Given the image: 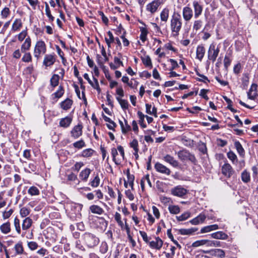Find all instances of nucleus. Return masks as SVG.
<instances>
[{
	"label": "nucleus",
	"instance_id": "nucleus-32",
	"mask_svg": "<svg viewBox=\"0 0 258 258\" xmlns=\"http://www.w3.org/2000/svg\"><path fill=\"white\" fill-rule=\"evenodd\" d=\"M0 230L4 234H8L11 231L10 223L8 222L4 223L0 226Z\"/></svg>",
	"mask_w": 258,
	"mask_h": 258
},
{
	"label": "nucleus",
	"instance_id": "nucleus-20",
	"mask_svg": "<svg viewBox=\"0 0 258 258\" xmlns=\"http://www.w3.org/2000/svg\"><path fill=\"white\" fill-rule=\"evenodd\" d=\"M31 46V40L30 37H27L21 47L22 52H25L29 50Z\"/></svg>",
	"mask_w": 258,
	"mask_h": 258
},
{
	"label": "nucleus",
	"instance_id": "nucleus-60",
	"mask_svg": "<svg viewBox=\"0 0 258 258\" xmlns=\"http://www.w3.org/2000/svg\"><path fill=\"white\" fill-rule=\"evenodd\" d=\"M94 151L91 149H87L83 151L82 156L84 157H90L92 155Z\"/></svg>",
	"mask_w": 258,
	"mask_h": 258
},
{
	"label": "nucleus",
	"instance_id": "nucleus-38",
	"mask_svg": "<svg viewBox=\"0 0 258 258\" xmlns=\"http://www.w3.org/2000/svg\"><path fill=\"white\" fill-rule=\"evenodd\" d=\"M59 76L58 75H53L50 79V85L54 88L58 85Z\"/></svg>",
	"mask_w": 258,
	"mask_h": 258
},
{
	"label": "nucleus",
	"instance_id": "nucleus-35",
	"mask_svg": "<svg viewBox=\"0 0 258 258\" xmlns=\"http://www.w3.org/2000/svg\"><path fill=\"white\" fill-rule=\"evenodd\" d=\"M241 180L244 183H248L250 180V173L246 170H244L241 175Z\"/></svg>",
	"mask_w": 258,
	"mask_h": 258
},
{
	"label": "nucleus",
	"instance_id": "nucleus-43",
	"mask_svg": "<svg viewBox=\"0 0 258 258\" xmlns=\"http://www.w3.org/2000/svg\"><path fill=\"white\" fill-rule=\"evenodd\" d=\"M24 54L22 58V61L24 62H30L32 61V57L30 52H23Z\"/></svg>",
	"mask_w": 258,
	"mask_h": 258
},
{
	"label": "nucleus",
	"instance_id": "nucleus-46",
	"mask_svg": "<svg viewBox=\"0 0 258 258\" xmlns=\"http://www.w3.org/2000/svg\"><path fill=\"white\" fill-rule=\"evenodd\" d=\"M30 213V209L25 207L20 209V214L23 218L27 217Z\"/></svg>",
	"mask_w": 258,
	"mask_h": 258
},
{
	"label": "nucleus",
	"instance_id": "nucleus-59",
	"mask_svg": "<svg viewBox=\"0 0 258 258\" xmlns=\"http://www.w3.org/2000/svg\"><path fill=\"white\" fill-rule=\"evenodd\" d=\"M63 88L61 86H59L58 90L53 94V95H54L55 98H59L63 95Z\"/></svg>",
	"mask_w": 258,
	"mask_h": 258
},
{
	"label": "nucleus",
	"instance_id": "nucleus-52",
	"mask_svg": "<svg viewBox=\"0 0 258 258\" xmlns=\"http://www.w3.org/2000/svg\"><path fill=\"white\" fill-rule=\"evenodd\" d=\"M27 246L28 248L32 251L36 250L39 247L38 243L36 242L33 241H28L27 242Z\"/></svg>",
	"mask_w": 258,
	"mask_h": 258
},
{
	"label": "nucleus",
	"instance_id": "nucleus-48",
	"mask_svg": "<svg viewBox=\"0 0 258 258\" xmlns=\"http://www.w3.org/2000/svg\"><path fill=\"white\" fill-rule=\"evenodd\" d=\"M190 216V213L186 212L179 216H176V219L179 221H182L187 219Z\"/></svg>",
	"mask_w": 258,
	"mask_h": 258
},
{
	"label": "nucleus",
	"instance_id": "nucleus-31",
	"mask_svg": "<svg viewBox=\"0 0 258 258\" xmlns=\"http://www.w3.org/2000/svg\"><path fill=\"white\" fill-rule=\"evenodd\" d=\"M90 210L92 213L101 215L104 212L102 208L97 205H92L90 207Z\"/></svg>",
	"mask_w": 258,
	"mask_h": 258
},
{
	"label": "nucleus",
	"instance_id": "nucleus-41",
	"mask_svg": "<svg viewBox=\"0 0 258 258\" xmlns=\"http://www.w3.org/2000/svg\"><path fill=\"white\" fill-rule=\"evenodd\" d=\"M168 210L171 214H177L180 212L179 207L177 205H170L168 207Z\"/></svg>",
	"mask_w": 258,
	"mask_h": 258
},
{
	"label": "nucleus",
	"instance_id": "nucleus-7",
	"mask_svg": "<svg viewBox=\"0 0 258 258\" xmlns=\"http://www.w3.org/2000/svg\"><path fill=\"white\" fill-rule=\"evenodd\" d=\"M187 193V190L181 185H177L171 189V194L174 196L183 197Z\"/></svg>",
	"mask_w": 258,
	"mask_h": 258
},
{
	"label": "nucleus",
	"instance_id": "nucleus-34",
	"mask_svg": "<svg viewBox=\"0 0 258 258\" xmlns=\"http://www.w3.org/2000/svg\"><path fill=\"white\" fill-rule=\"evenodd\" d=\"M198 230L197 228L189 229H181L179 230L180 234L182 235H190Z\"/></svg>",
	"mask_w": 258,
	"mask_h": 258
},
{
	"label": "nucleus",
	"instance_id": "nucleus-27",
	"mask_svg": "<svg viewBox=\"0 0 258 258\" xmlns=\"http://www.w3.org/2000/svg\"><path fill=\"white\" fill-rule=\"evenodd\" d=\"M203 22L201 19H197L194 21L192 24V30L197 32L200 30L203 27Z\"/></svg>",
	"mask_w": 258,
	"mask_h": 258
},
{
	"label": "nucleus",
	"instance_id": "nucleus-5",
	"mask_svg": "<svg viewBox=\"0 0 258 258\" xmlns=\"http://www.w3.org/2000/svg\"><path fill=\"white\" fill-rule=\"evenodd\" d=\"M220 48L218 46H216L214 43L210 44L208 50V59L212 62H215L219 53Z\"/></svg>",
	"mask_w": 258,
	"mask_h": 258
},
{
	"label": "nucleus",
	"instance_id": "nucleus-62",
	"mask_svg": "<svg viewBox=\"0 0 258 258\" xmlns=\"http://www.w3.org/2000/svg\"><path fill=\"white\" fill-rule=\"evenodd\" d=\"M10 14V11L9 8L5 7L1 12V16L2 18L6 19Z\"/></svg>",
	"mask_w": 258,
	"mask_h": 258
},
{
	"label": "nucleus",
	"instance_id": "nucleus-63",
	"mask_svg": "<svg viewBox=\"0 0 258 258\" xmlns=\"http://www.w3.org/2000/svg\"><path fill=\"white\" fill-rule=\"evenodd\" d=\"M143 63L148 67H152V62L150 57L149 56H146L142 58Z\"/></svg>",
	"mask_w": 258,
	"mask_h": 258
},
{
	"label": "nucleus",
	"instance_id": "nucleus-21",
	"mask_svg": "<svg viewBox=\"0 0 258 258\" xmlns=\"http://www.w3.org/2000/svg\"><path fill=\"white\" fill-rule=\"evenodd\" d=\"M91 172V170L88 168L82 170L79 174V177L81 180L83 181H87Z\"/></svg>",
	"mask_w": 258,
	"mask_h": 258
},
{
	"label": "nucleus",
	"instance_id": "nucleus-3",
	"mask_svg": "<svg viewBox=\"0 0 258 258\" xmlns=\"http://www.w3.org/2000/svg\"><path fill=\"white\" fill-rule=\"evenodd\" d=\"M83 238L85 243L89 248L96 246L99 242V239L90 233H85L83 235Z\"/></svg>",
	"mask_w": 258,
	"mask_h": 258
},
{
	"label": "nucleus",
	"instance_id": "nucleus-16",
	"mask_svg": "<svg viewBox=\"0 0 258 258\" xmlns=\"http://www.w3.org/2000/svg\"><path fill=\"white\" fill-rule=\"evenodd\" d=\"M205 48L204 45H198L196 50V58L200 61H201L205 55Z\"/></svg>",
	"mask_w": 258,
	"mask_h": 258
},
{
	"label": "nucleus",
	"instance_id": "nucleus-25",
	"mask_svg": "<svg viewBox=\"0 0 258 258\" xmlns=\"http://www.w3.org/2000/svg\"><path fill=\"white\" fill-rule=\"evenodd\" d=\"M33 223L32 220L30 217H26L23 221L22 227L23 230L29 229Z\"/></svg>",
	"mask_w": 258,
	"mask_h": 258
},
{
	"label": "nucleus",
	"instance_id": "nucleus-45",
	"mask_svg": "<svg viewBox=\"0 0 258 258\" xmlns=\"http://www.w3.org/2000/svg\"><path fill=\"white\" fill-rule=\"evenodd\" d=\"M234 146L239 155L243 156L244 153V150L241 144L238 141H236L234 143Z\"/></svg>",
	"mask_w": 258,
	"mask_h": 258
},
{
	"label": "nucleus",
	"instance_id": "nucleus-44",
	"mask_svg": "<svg viewBox=\"0 0 258 258\" xmlns=\"http://www.w3.org/2000/svg\"><path fill=\"white\" fill-rule=\"evenodd\" d=\"M45 14L46 16L48 17L49 19V21L50 22H53L54 20V18L52 16V15L51 14V12L49 7V6L47 3H45Z\"/></svg>",
	"mask_w": 258,
	"mask_h": 258
},
{
	"label": "nucleus",
	"instance_id": "nucleus-17",
	"mask_svg": "<svg viewBox=\"0 0 258 258\" xmlns=\"http://www.w3.org/2000/svg\"><path fill=\"white\" fill-rule=\"evenodd\" d=\"M149 245L152 248L160 249L162 246L163 241L159 237H157L155 240L150 242Z\"/></svg>",
	"mask_w": 258,
	"mask_h": 258
},
{
	"label": "nucleus",
	"instance_id": "nucleus-56",
	"mask_svg": "<svg viewBox=\"0 0 258 258\" xmlns=\"http://www.w3.org/2000/svg\"><path fill=\"white\" fill-rule=\"evenodd\" d=\"M228 158L232 162L233 164L237 163V156L233 152L230 151L227 153Z\"/></svg>",
	"mask_w": 258,
	"mask_h": 258
},
{
	"label": "nucleus",
	"instance_id": "nucleus-9",
	"mask_svg": "<svg viewBox=\"0 0 258 258\" xmlns=\"http://www.w3.org/2000/svg\"><path fill=\"white\" fill-rule=\"evenodd\" d=\"M192 7L194 10V17L195 19H198L202 14L203 6L200 2L194 1L192 2Z\"/></svg>",
	"mask_w": 258,
	"mask_h": 258
},
{
	"label": "nucleus",
	"instance_id": "nucleus-14",
	"mask_svg": "<svg viewBox=\"0 0 258 258\" xmlns=\"http://www.w3.org/2000/svg\"><path fill=\"white\" fill-rule=\"evenodd\" d=\"M83 126L81 124L75 126L71 132V136L74 139L79 138L82 135Z\"/></svg>",
	"mask_w": 258,
	"mask_h": 258
},
{
	"label": "nucleus",
	"instance_id": "nucleus-8",
	"mask_svg": "<svg viewBox=\"0 0 258 258\" xmlns=\"http://www.w3.org/2000/svg\"><path fill=\"white\" fill-rule=\"evenodd\" d=\"M182 15L184 21H190L194 16L192 9L189 6L183 7L182 11Z\"/></svg>",
	"mask_w": 258,
	"mask_h": 258
},
{
	"label": "nucleus",
	"instance_id": "nucleus-47",
	"mask_svg": "<svg viewBox=\"0 0 258 258\" xmlns=\"http://www.w3.org/2000/svg\"><path fill=\"white\" fill-rule=\"evenodd\" d=\"M127 182L128 183V185L130 186H131V187L132 189H133L134 176L133 175L130 174L129 170H127Z\"/></svg>",
	"mask_w": 258,
	"mask_h": 258
},
{
	"label": "nucleus",
	"instance_id": "nucleus-55",
	"mask_svg": "<svg viewBox=\"0 0 258 258\" xmlns=\"http://www.w3.org/2000/svg\"><path fill=\"white\" fill-rule=\"evenodd\" d=\"M138 115L140 118L139 123L140 125L143 128H145L146 127V125L144 123L145 115L141 111H138Z\"/></svg>",
	"mask_w": 258,
	"mask_h": 258
},
{
	"label": "nucleus",
	"instance_id": "nucleus-51",
	"mask_svg": "<svg viewBox=\"0 0 258 258\" xmlns=\"http://www.w3.org/2000/svg\"><path fill=\"white\" fill-rule=\"evenodd\" d=\"M28 192L31 196H37L40 192L37 187L32 186L29 188Z\"/></svg>",
	"mask_w": 258,
	"mask_h": 258
},
{
	"label": "nucleus",
	"instance_id": "nucleus-22",
	"mask_svg": "<svg viewBox=\"0 0 258 258\" xmlns=\"http://www.w3.org/2000/svg\"><path fill=\"white\" fill-rule=\"evenodd\" d=\"M211 237L213 238L217 239L226 240L228 238L227 234L223 231H218L211 234Z\"/></svg>",
	"mask_w": 258,
	"mask_h": 258
},
{
	"label": "nucleus",
	"instance_id": "nucleus-64",
	"mask_svg": "<svg viewBox=\"0 0 258 258\" xmlns=\"http://www.w3.org/2000/svg\"><path fill=\"white\" fill-rule=\"evenodd\" d=\"M108 250V245L106 242H102L100 247V251L102 253H106Z\"/></svg>",
	"mask_w": 258,
	"mask_h": 258
},
{
	"label": "nucleus",
	"instance_id": "nucleus-61",
	"mask_svg": "<svg viewBox=\"0 0 258 258\" xmlns=\"http://www.w3.org/2000/svg\"><path fill=\"white\" fill-rule=\"evenodd\" d=\"M85 143L83 140H81L79 141L76 142L73 144V146L75 148L78 149H81L85 146Z\"/></svg>",
	"mask_w": 258,
	"mask_h": 258
},
{
	"label": "nucleus",
	"instance_id": "nucleus-39",
	"mask_svg": "<svg viewBox=\"0 0 258 258\" xmlns=\"http://www.w3.org/2000/svg\"><path fill=\"white\" fill-rule=\"evenodd\" d=\"M107 35L109 36V38H105V40L106 43H107L108 48H109L111 47V43H113L114 41L115 38H114L112 33L110 31H109L107 32Z\"/></svg>",
	"mask_w": 258,
	"mask_h": 258
},
{
	"label": "nucleus",
	"instance_id": "nucleus-11",
	"mask_svg": "<svg viewBox=\"0 0 258 258\" xmlns=\"http://www.w3.org/2000/svg\"><path fill=\"white\" fill-rule=\"evenodd\" d=\"M204 253L210 254L211 256L219 258H223L225 256L224 251L221 249H214L204 251Z\"/></svg>",
	"mask_w": 258,
	"mask_h": 258
},
{
	"label": "nucleus",
	"instance_id": "nucleus-49",
	"mask_svg": "<svg viewBox=\"0 0 258 258\" xmlns=\"http://www.w3.org/2000/svg\"><path fill=\"white\" fill-rule=\"evenodd\" d=\"M221 242L219 241L210 240L207 239V246L209 247L220 246Z\"/></svg>",
	"mask_w": 258,
	"mask_h": 258
},
{
	"label": "nucleus",
	"instance_id": "nucleus-6",
	"mask_svg": "<svg viewBox=\"0 0 258 258\" xmlns=\"http://www.w3.org/2000/svg\"><path fill=\"white\" fill-rule=\"evenodd\" d=\"M163 3V0H154L146 6V10L151 14H153L157 11L159 7Z\"/></svg>",
	"mask_w": 258,
	"mask_h": 258
},
{
	"label": "nucleus",
	"instance_id": "nucleus-57",
	"mask_svg": "<svg viewBox=\"0 0 258 258\" xmlns=\"http://www.w3.org/2000/svg\"><path fill=\"white\" fill-rule=\"evenodd\" d=\"M167 234L168 237L173 241V242L176 245V246L179 247V248H181L180 245L178 243V242L174 239L173 236L171 233V229H169L167 230Z\"/></svg>",
	"mask_w": 258,
	"mask_h": 258
},
{
	"label": "nucleus",
	"instance_id": "nucleus-42",
	"mask_svg": "<svg viewBox=\"0 0 258 258\" xmlns=\"http://www.w3.org/2000/svg\"><path fill=\"white\" fill-rule=\"evenodd\" d=\"M140 39L142 41V42H144L147 39V35L148 33L147 30L145 28L142 27L140 28Z\"/></svg>",
	"mask_w": 258,
	"mask_h": 258
},
{
	"label": "nucleus",
	"instance_id": "nucleus-37",
	"mask_svg": "<svg viewBox=\"0 0 258 258\" xmlns=\"http://www.w3.org/2000/svg\"><path fill=\"white\" fill-rule=\"evenodd\" d=\"M14 249L17 254H22L24 253V250L21 242H19L15 245Z\"/></svg>",
	"mask_w": 258,
	"mask_h": 258
},
{
	"label": "nucleus",
	"instance_id": "nucleus-19",
	"mask_svg": "<svg viewBox=\"0 0 258 258\" xmlns=\"http://www.w3.org/2000/svg\"><path fill=\"white\" fill-rule=\"evenodd\" d=\"M84 78L88 81V83L91 85V86L93 88H94L95 89H97V90H100L99 84L97 79L93 77L94 82L92 81L91 79L89 78L88 74L87 73L84 75Z\"/></svg>",
	"mask_w": 258,
	"mask_h": 258
},
{
	"label": "nucleus",
	"instance_id": "nucleus-50",
	"mask_svg": "<svg viewBox=\"0 0 258 258\" xmlns=\"http://www.w3.org/2000/svg\"><path fill=\"white\" fill-rule=\"evenodd\" d=\"M131 147L133 148L135 151V155H138V152L139 151L138 149V142L136 139H134L130 143Z\"/></svg>",
	"mask_w": 258,
	"mask_h": 258
},
{
	"label": "nucleus",
	"instance_id": "nucleus-40",
	"mask_svg": "<svg viewBox=\"0 0 258 258\" xmlns=\"http://www.w3.org/2000/svg\"><path fill=\"white\" fill-rule=\"evenodd\" d=\"M116 100L119 102L123 109H127L128 108V103L126 100L122 99L119 97H116Z\"/></svg>",
	"mask_w": 258,
	"mask_h": 258
},
{
	"label": "nucleus",
	"instance_id": "nucleus-24",
	"mask_svg": "<svg viewBox=\"0 0 258 258\" xmlns=\"http://www.w3.org/2000/svg\"><path fill=\"white\" fill-rule=\"evenodd\" d=\"M206 217L204 214H201L196 218L191 220L189 222L192 225H198L203 223L206 219Z\"/></svg>",
	"mask_w": 258,
	"mask_h": 258
},
{
	"label": "nucleus",
	"instance_id": "nucleus-29",
	"mask_svg": "<svg viewBox=\"0 0 258 258\" xmlns=\"http://www.w3.org/2000/svg\"><path fill=\"white\" fill-rule=\"evenodd\" d=\"M73 101L69 98H67L61 102L60 106L63 110H67L71 107Z\"/></svg>",
	"mask_w": 258,
	"mask_h": 258
},
{
	"label": "nucleus",
	"instance_id": "nucleus-33",
	"mask_svg": "<svg viewBox=\"0 0 258 258\" xmlns=\"http://www.w3.org/2000/svg\"><path fill=\"white\" fill-rule=\"evenodd\" d=\"M100 179L98 174L90 180L89 184L93 188L97 187L100 184Z\"/></svg>",
	"mask_w": 258,
	"mask_h": 258
},
{
	"label": "nucleus",
	"instance_id": "nucleus-10",
	"mask_svg": "<svg viewBox=\"0 0 258 258\" xmlns=\"http://www.w3.org/2000/svg\"><path fill=\"white\" fill-rule=\"evenodd\" d=\"M155 169L157 172L166 175H169L171 173L169 168L159 162H157L155 164Z\"/></svg>",
	"mask_w": 258,
	"mask_h": 258
},
{
	"label": "nucleus",
	"instance_id": "nucleus-4",
	"mask_svg": "<svg viewBox=\"0 0 258 258\" xmlns=\"http://www.w3.org/2000/svg\"><path fill=\"white\" fill-rule=\"evenodd\" d=\"M46 51V46L44 42L42 40L38 41L36 42L34 50V56L38 60L41 54H45Z\"/></svg>",
	"mask_w": 258,
	"mask_h": 258
},
{
	"label": "nucleus",
	"instance_id": "nucleus-1",
	"mask_svg": "<svg viewBox=\"0 0 258 258\" xmlns=\"http://www.w3.org/2000/svg\"><path fill=\"white\" fill-rule=\"evenodd\" d=\"M182 20L180 15L174 12L169 20V28L171 36L174 38L177 37L182 29Z\"/></svg>",
	"mask_w": 258,
	"mask_h": 258
},
{
	"label": "nucleus",
	"instance_id": "nucleus-26",
	"mask_svg": "<svg viewBox=\"0 0 258 258\" xmlns=\"http://www.w3.org/2000/svg\"><path fill=\"white\" fill-rule=\"evenodd\" d=\"M189 154L190 153L188 151L186 150H181L178 152L177 156L180 160L185 161L187 160Z\"/></svg>",
	"mask_w": 258,
	"mask_h": 258
},
{
	"label": "nucleus",
	"instance_id": "nucleus-30",
	"mask_svg": "<svg viewBox=\"0 0 258 258\" xmlns=\"http://www.w3.org/2000/svg\"><path fill=\"white\" fill-rule=\"evenodd\" d=\"M22 27V22L20 19H16L13 23L12 31L15 32L19 30Z\"/></svg>",
	"mask_w": 258,
	"mask_h": 258
},
{
	"label": "nucleus",
	"instance_id": "nucleus-58",
	"mask_svg": "<svg viewBox=\"0 0 258 258\" xmlns=\"http://www.w3.org/2000/svg\"><path fill=\"white\" fill-rule=\"evenodd\" d=\"M204 245H206L207 246V239H202L196 241L192 243V246L194 247H197Z\"/></svg>",
	"mask_w": 258,
	"mask_h": 258
},
{
	"label": "nucleus",
	"instance_id": "nucleus-12",
	"mask_svg": "<svg viewBox=\"0 0 258 258\" xmlns=\"http://www.w3.org/2000/svg\"><path fill=\"white\" fill-rule=\"evenodd\" d=\"M163 160L174 168H177L179 166L178 161L169 154H166L164 155L163 157Z\"/></svg>",
	"mask_w": 258,
	"mask_h": 258
},
{
	"label": "nucleus",
	"instance_id": "nucleus-15",
	"mask_svg": "<svg viewBox=\"0 0 258 258\" xmlns=\"http://www.w3.org/2000/svg\"><path fill=\"white\" fill-rule=\"evenodd\" d=\"M55 61V58L54 55L46 54L45 55L43 64L46 67H49L54 64Z\"/></svg>",
	"mask_w": 258,
	"mask_h": 258
},
{
	"label": "nucleus",
	"instance_id": "nucleus-36",
	"mask_svg": "<svg viewBox=\"0 0 258 258\" xmlns=\"http://www.w3.org/2000/svg\"><path fill=\"white\" fill-rule=\"evenodd\" d=\"M151 105L149 104H146V112L148 114L153 115L155 117H157V108L155 107H153L152 108V110H151Z\"/></svg>",
	"mask_w": 258,
	"mask_h": 258
},
{
	"label": "nucleus",
	"instance_id": "nucleus-53",
	"mask_svg": "<svg viewBox=\"0 0 258 258\" xmlns=\"http://www.w3.org/2000/svg\"><path fill=\"white\" fill-rule=\"evenodd\" d=\"M74 87H75V92H76V93L78 98L79 99H82L85 101H86L87 100H86V98L85 97L84 92L83 91H82V96H81L80 91V89L79 88V87L77 85H75Z\"/></svg>",
	"mask_w": 258,
	"mask_h": 258
},
{
	"label": "nucleus",
	"instance_id": "nucleus-18",
	"mask_svg": "<svg viewBox=\"0 0 258 258\" xmlns=\"http://www.w3.org/2000/svg\"><path fill=\"white\" fill-rule=\"evenodd\" d=\"M72 122V118L70 116H66L60 119L59 125L63 128L68 127Z\"/></svg>",
	"mask_w": 258,
	"mask_h": 258
},
{
	"label": "nucleus",
	"instance_id": "nucleus-2",
	"mask_svg": "<svg viewBox=\"0 0 258 258\" xmlns=\"http://www.w3.org/2000/svg\"><path fill=\"white\" fill-rule=\"evenodd\" d=\"M111 155L115 164H120L124 158V152L123 147L119 145L117 146V149L114 148H112Z\"/></svg>",
	"mask_w": 258,
	"mask_h": 258
},
{
	"label": "nucleus",
	"instance_id": "nucleus-13",
	"mask_svg": "<svg viewBox=\"0 0 258 258\" xmlns=\"http://www.w3.org/2000/svg\"><path fill=\"white\" fill-rule=\"evenodd\" d=\"M222 174L226 177L229 178L232 175L234 171L231 166L229 163H225L221 168Z\"/></svg>",
	"mask_w": 258,
	"mask_h": 258
},
{
	"label": "nucleus",
	"instance_id": "nucleus-23",
	"mask_svg": "<svg viewBox=\"0 0 258 258\" xmlns=\"http://www.w3.org/2000/svg\"><path fill=\"white\" fill-rule=\"evenodd\" d=\"M169 9L168 8H164L161 12L160 14L161 21L164 22H166L169 18Z\"/></svg>",
	"mask_w": 258,
	"mask_h": 258
},
{
	"label": "nucleus",
	"instance_id": "nucleus-28",
	"mask_svg": "<svg viewBox=\"0 0 258 258\" xmlns=\"http://www.w3.org/2000/svg\"><path fill=\"white\" fill-rule=\"evenodd\" d=\"M124 123H123L121 120H119V122L121 126L122 133L125 134L131 131V127L125 119H124Z\"/></svg>",
	"mask_w": 258,
	"mask_h": 258
},
{
	"label": "nucleus",
	"instance_id": "nucleus-54",
	"mask_svg": "<svg viewBox=\"0 0 258 258\" xmlns=\"http://www.w3.org/2000/svg\"><path fill=\"white\" fill-rule=\"evenodd\" d=\"M14 225L15 228L18 234H20L21 230V227H20V220L17 217H16L14 219Z\"/></svg>",
	"mask_w": 258,
	"mask_h": 258
}]
</instances>
